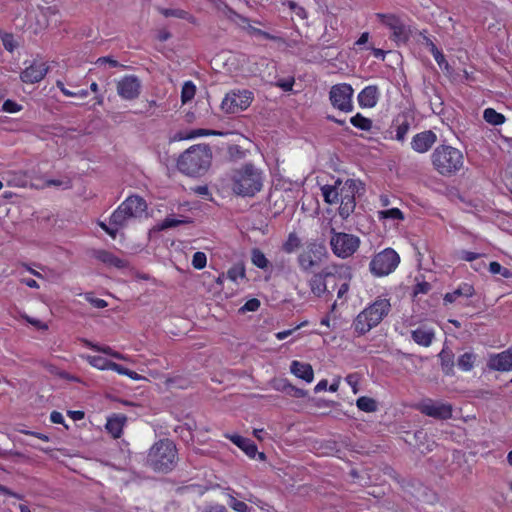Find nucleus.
I'll return each instance as SVG.
<instances>
[{
    "label": "nucleus",
    "instance_id": "nucleus-1",
    "mask_svg": "<svg viewBox=\"0 0 512 512\" xmlns=\"http://www.w3.org/2000/svg\"><path fill=\"white\" fill-rule=\"evenodd\" d=\"M229 180L232 191L242 197H253L263 187L262 171L252 163L231 170Z\"/></svg>",
    "mask_w": 512,
    "mask_h": 512
},
{
    "label": "nucleus",
    "instance_id": "nucleus-2",
    "mask_svg": "<svg viewBox=\"0 0 512 512\" xmlns=\"http://www.w3.org/2000/svg\"><path fill=\"white\" fill-rule=\"evenodd\" d=\"M212 151L208 144L193 145L184 151L178 161L180 172L188 176H201L209 169Z\"/></svg>",
    "mask_w": 512,
    "mask_h": 512
},
{
    "label": "nucleus",
    "instance_id": "nucleus-3",
    "mask_svg": "<svg viewBox=\"0 0 512 512\" xmlns=\"http://www.w3.org/2000/svg\"><path fill=\"white\" fill-rule=\"evenodd\" d=\"M391 311L390 299L379 296L365 307L353 320L352 327L358 336L365 335L378 326Z\"/></svg>",
    "mask_w": 512,
    "mask_h": 512
},
{
    "label": "nucleus",
    "instance_id": "nucleus-4",
    "mask_svg": "<svg viewBox=\"0 0 512 512\" xmlns=\"http://www.w3.org/2000/svg\"><path fill=\"white\" fill-rule=\"evenodd\" d=\"M434 169L442 176H452L464 165L463 153L451 145H439L431 154Z\"/></svg>",
    "mask_w": 512,
    "mask_h": 512
},
{
    "label": "nucleus",
    "instance_id": "nucleus-5",
    "mask_svg": "<svg viewBox=\"0 0 512 512\" xmlns=\"http://www.w3.org/2000/svg\"><path fill=\"white\" fill-rule=\"evenodd\" d=\"M178 460V451L170 439L157 441L149 450L147 462L153 470L167 473L174 469Z\"/></svg>",
    "mask_w": 512,
    "mask_h": 512
},
{
    "label": "nucleus",
    "instance_id": "nucleus-6",
    "mask_svg": "<svg viewBox=\"0 0 512 512\" xmlns=\"http://www.w3.org/2000/svg\"><path fill=\"white\" fill-rule=\"evenodd\" d=\"M343 269V265L331 264L313 273L308 279V286L311 293L315 297L321 298L326 293H330V284L332 290H335L337 283L342 279Z\"/></svg>",
    "mask_w": 512,
    "mask_h": 512
},
{
    "label": "nucleus",
    "instance_id": "nucleus-7",
    "mask_svg": "<svg viewBox=\"0 0 512 512\" xmlns=\"http://www.w3.org/2000/svg\"><path fill=\"white\" fill-rule=\"evenodd\" d=\"M328 258V251L321 241L312 239L305 243L297 255V264L301 272L309 273L319 267Z\"/></svg>",
    "mask_w": 512,
    "mask_h": 512
},
{
    "label": "nucleus",
    "instance_id": "nucleus-8",
    "mask_svg": "<svg viewBox=\"0 0 512 512\" xmlns=\"http://www.w3.org/2000/svg\"><path fill=\"white\" fill-rule=\"evenodd\" d=\"M360 238L354 234L336 232L331 229L330 247L335 256L341 259L351 257L360 247Z\"/></svg>",
    "mask_w": 512,
    "mask_h": 512
},
{
    "label": "nucleus",
    "instance_id": "nucleus-9",
    "mask_svg": "<svg viewBox=\"0 0 512 512\" xmlns=\"http://www.w3.org/2000/svg\"><path fill=\"white\" fill-rule=\"evenodd\" d=\"M400 263V256L393 248H385L375 254L370 261V272L376 277L393 273Z\"/></svg>",
    "mask_w": 512,
    "mask_h": 512
},
{
    "label": "nucleus",
    "instance_id": "nucleus-10",
    "mask_svg": "<svg viewBox=\"0 0 512 512\" xmlns=\"http://www.w3.org/2000/svg\"><path fill=\"white\" fill-rule=\"evenodd\" d=\"M363 189V184L359 180L347 179L342 182L339 186V215L346 219L354 211L356 207L355 196L359 192V189Z\"/></svg>",
    "mask_w": 512,
    "mask_h": 512
},
{
    "label": "nucleus",
    "instance_id": "nucleus-11",
    "mask_svg": "<svg viewBox=\"0 0 512 512\" xmlns=\"http://www.w3.org/2000/svg\"><path fill=\"white\" fill-rule=\"evenodd\" d=\"M254 94L247 89H234L229 91L221 102L225 113L235 114L246 110L252 103Z\"/></svg>",
    "mask_w": 512,
    "mask_h": 512
},
{
    "label": "nucleus",
    "instance_id": "nucleus-12",
    "mask_svg": "<svg viewBox=\"0 0 512 512\" xmlns=\"http://www.w3.org/2000/svg\"><path fill=\"white\" fill-rule=\"evenodd\" d=\"M354 90L348 83H339L331 87L329 92V99L331 105L345 113L353 111V97Z\"/></svg>",
    "mask_w": 512,
    "mask_h": 512
},
{
    "label": "nucleus",
    "instance_id": "nucleus-13",
    "mask_svg": "<svg viewBox=\"0 0 512 512\" xmlns=\"http://www.w3.org/2000/svg\"><path fill=\"white\" fill-rule=\"evenodd\" d=\"M415 407L422 414L439 420H448L452 417L453 413L451 404L432 399H424Z\"/></svg>",
    "mask_w": 512,
    "mask_h": 512
},
{
    "label": "nucleus",
    "instance_id": "nucleus-14",
    "mask_svg": "<svg viewBox=\"0 0 512 512\" xmlns=\"http://www.w3.org/2000/svg\"><path fill=\"white\" fill-rule=\"evenodd\" d=\"M376 17L379 21L387 26L391 31V39L397 43H405L408 40L406 27L400 17L395 14L377 13Z\"/></svg>",
    "mask_w": 512,
    "mask_h": 512
},
{
    "label": "nucleus",
    "instance_id": "nucleus-15",
    "mask_svg": "<svg viewBox=\"0 0 512 512\" xmlns=\"http://www.w3.org/2000/svg\"><path fill=\"white\" fill-rule=\"evenodd\" d=\"M118 95L125 100L138 98L141 92V82L135 75H125L116 84Z\"/></svg>",
    "mask_w": 512,
    "mask_h": 512
},
{
    "label": "nucleus",
    "instance_id": "nucleus-16",
    "mask_svg": "<svg viewBox=\"0 0 512 512\" xmlns=\"http://www.w3.org/2000/svg\"><path fill=\"white\" fill-rule=\"evenodd\" d=\"M48 71L46 62L33 61L20 73V79L26 84H35L43 80Z\"/></svg>",
    "mask_w": 512,
    "mask_h": 512
},
{
    "label": "nucleus",
    "instance_id": "nucleus-17",
    "mask_svg": "<svg viewBox=\"0 0 512 512\" xmlns=\"http://www.w3.org/2000/svg\"><path fill=\"white\" fill-rule=\"evenodd\" d=\"M437 141V135L432 130L415 134L411 140L412 149L420 154L428 152Z\"/></svg>",
    "mask_w": 512,
    "mask_h": 512
},
{
    "label": "nucleus",
    "instance_id": "nucleus-18",
    "mask_svg": "<svg viewBox=\"0 0 512 512\" xmlns=\"http://www.w3.org/2000/svg\"><path fill=\"white\" fill-rule=\"evenodd\" d=\"M487 366L490 370L511 371L512 370V347L497 354L489 356Z\"/></svg>",
    "mask_w": 512,
    "mask_h": 512
},
{
    "label": "nucleus",
    "instance_id": "nucleus-19",
    "mask_svg": "<svg viewBox=\"0 0 512 512\" xmlns=\"http://www.w3.org/2000/svg\"><path fill=\"white\" fill-rule=\"evenodd\" d=\"M129 218H131V216L128 212L125 209H122V206L119 205V207L110 216L109 223L111 226H114V228L108 227L104 223L101 224V228L110 236L115 237L118 228L123 227Z\"/></svg>",
    "mask_w": 512,
    "mask_h": 512
},
{
    "label": "nucleus",
    "instance_id": "nucleus-20",
    "mask_svg": "<svg viewBox=\"0 0 512 512\" xmlns=\"http://www.w3.org/2000/svg\"><path fill=\"white\" fill-rule=\"evenodd\" d=\"M379 97L378 87L376 85H368L359 92L357 100L361 108H373L377 105Z\"/></svg>",
    "mask_w": 512,
    "mask_h": 512
},
{
    "label": "nucleus",
    "instance_id": "nucleus-21",
    "mask_svg": "<svg viewBox=\"0 0 512 512\" xmlns=\"http://www.w3.org/2000/svg\"><path fill=\"white\" fill-rule=\"evenodd\" d=\"M122 209H125L132 217H139L147 210V203L145 199L138 195H131L126 198L121 204Z\"/></svg>",
    "mask_w": 512,
    "mask_h": 512
},
{
    "label": "nucleus",
    "instance_id": "nucleus-22",
    "mask_svg": "<svg viewBox=\"0 0 512 512\" xmlns=\"http://www.w3.org/2000/svg\"><path fill=\"white\" fill-rule=\"evenodd\" d=\"M475 294V289L472 284L463 282L461 283L457 289L452 292H448L443 297V304L449 305L454 303L457 298L465 297L471 298Z\"/></svg>",
    "mask_w": 512,
    "mask_h": 512
},
{
    "label": "nucleus",
    "instance_id": "nucleus-23",
    "mask_svg": "<svg viewBox=\"0 0 512 512\" xmlns=\"http://www.w3.org/2000/svg\"><path fill=\"white\" fill-rule=\"evenodd\" d=\"M290 371L293 375L306 381L307 383H311L314 379V371L309 363L294 360L291 362Z\"/></svg>",
    "mask_w": 512,
    "mask_h": 512
},
{
    "label": "nucleus",
    "instance_id": "nucleus-24",
    "mask_svg": "<svg viewBox=\"0 0 512 512\" xmlns=\"http://www.w3.org/2000/svg\"><path fill=\"white\" fill-rule=\"evenodd\" d=\"M127 417L124 414H114L107 419L106 430L114 439L121 437Z\"/></svg>",
    "mask_w": 512,
    "mask_h": 512
},
{
    "label": "nucleus",
    "instance_id": "nucleus-25",
    "mask_svg": "<svg viewBox=\"0 0 512 512\" xmlns=\"http://www.w3.org/2000/svg\"><path fill=\"white\" fill-rule=\"evenodd\" d=\"M227 438L230 439V441L237 447L242 449L250 458H254L255 455L258 453L256 444L248 438H245L238 434L227 435Z\"/></svg>",
    "mask_w": 512,
    "mask_h": 512
},
{
    "label": "nucleus",
    "instance_id": "nucleus-26",
    "mask_svg": "<svg viewBox=\"0 0 512 512\" xmlns=\"http://www.w3.org/2000/svg\"><path fill=\"white\" fill-rule=\"evenodd\" d=\"M341 180L337 179L333 185H324L321 187L322 196L324 201L328 204L339 203V186Z\"/></svg>",
    "mask_w": 512,
    "mask_h": 512
},
{
    "label": "nucleus",
    "instance_id": "nucleus-27",
    "mask_svg": "<svg viewBox=\"0 0 512 512\" xmlns=\"http://www.w3.org/2000/svg\"><path fill=\"white\" fill-rule=\"evenodd\" d=\"M411 127V121L406 114L399 115L396 119L395 139L404 142Z\"/></svg>",
    "mask_w": 512,
    "mask_h": 512
},
{
    "label": "nucleus",
    "instance_id": "nucleus-28",
    "mask_svg": "<svg viewBox=\"0 0 512 512\" xmlns=\"http://www.w3.org/2000/svg\"><path fill=\"white\" fill-rule=\"evenodd\" d=\"M412 339L415 343L418 345H421L423 347H428L431 345L434 333L432 330L424 329V328H417L412 331Z\"/></svg>",
    "mask_w": 512,
    "mask_h": 512
},
{
    "label": "nucleus",
    "instance_id": "nucleus-29",
    "mask_svg": "<svg viewBox=\"0 0 512 512\" xmlns=\"http://www.w3.org/2000/svg\"><path fill=\"white\" fill-rule=\"evenodd\" d=\"M302 246V239L296 232H290L282 243L281 250L286 254H292Z\"/></svg>",
    "mask_w": 512,
    "mask_h": 512
},
{
    "label": "nucleus",
    "instance_id": "nucleus-30",
    "mask_svg": "<svg viewBox=\"0 0 512 512\" xmlns=\"http://www.w3.org/2000/svg\"><path fill=\"white\" fill-rule=\"evenodd\" d=\"M84 344L86 347L96 351V352H100V353H103L105 355H108V356H111L115 359H118V360H126V357L121 354L120 352L114 350L113 348H111L110 346L108 345H100V344H97V343H93L89 340H84Z\"/></svg>",
    "mask_w": 512,
    "mask_h": 512
},
{
    "label": "nucleus",
    "instance_id": "nucleus-31",
    "mask_svg": "<svg viewBox=\"0 0 512 512\" xmlns=\"http://www.w3.org/2000/svg\"><path fill=\"white\" fill-rule=\"evenodd\" d=\"M96 258L108 266H112V267H116V268L125 267L124 260L120 259L119 257L115 256L113 253L106 251V250L98 251L96 253Z\"/></svg>",
    "mask_w": 512,
    "mask_h": 512
},
{
    "label": "nucleus",
    "instance_id": "nucleus-32",
    "mask_svg": "<svg viewBox=\"0 0 512 512\" xmlns=\"http://www.w3.org/2000/svg\"><path fill=\"white\" fill-rule=\"evenodd\" d=\"M218 134L219 133L214 131V130H209V129H193V130H191L189 132H182V131L177 132L174 135L173 140H175V141L188 140V139H193V138H196V137L218 135Z\"/></svg>",
    "mask_w": 512,
    "mask_h": 512
},
{
    "label": "nucleus",
    "instance_id": "nucleus-33",
    "mask_svg": "<svg viewBox=\"0 0 512 512\" xmlns=\"http://www.w3.org/2000/svg\"><path fill=\"white\" fill-rule=\"evenodd\" d=\"M483 119L490 125L500 126L505 123L506 117L504 114L497 112L494 108H486L483 111Z\"/></svg>",
    "mask_w": 512,
    "mask_h": 512
},
{
    "label": "nucleus",
    "instance_id": "nucleus-34",
    "mask_svg": "<svg viewBox=\"0 0 512 512\" xmlns=\"http://www.w3.org/2000/svg\"><path fill=\"white\" fill-rule=\"evenodd\" d=\"M476 354L472 352H465L457 359V366L463 372H469L474 368L476 362Z\"/></svg>",
    "mask_w": 512,
    "mask_h": 512
},
{
    "label": "nucleus",
    "instance_id": "nucleus-35",
    "mask_svg": "<svg viewBox=\"0 0 512 512\" xmlns=\"http://www.w3.org/2000/svg\"><path fill=\"white\" fill-rule=\"evenodd\" d=\"M251 262L259 269L266 270L269 267V260L259 248L251 250Z\"/></svg>",
    "mask_w": 512,
    "mask_h": 512
},
{
    "label": "nucleus",
    "instance_id": "nucleus-36",
    "mask_svg": "<svg viewBox=\"0 0 512 512\" xmlns=\"http://www.w3.org/2000/svg\"><path fill=\"white\" fill-rule=\"evenodd\" d=\"M350 123L357 129L362 131H370L373 122L370 118L363 116L361 113H357L350 118Z\"/></svg>",
    "mask_w": 512,
    "mask_h": 512
},
{
    "label": "nucleus",
    "instance_id": "nucleus-37",
    "mask_svg": "<svg viewBox=\"0 0 512 512\" xmlns=\"http://www.w3.org/2000/svg\"><path fill=\"white\" fill-rule=\"evenodd\" d=\"M84 359L94 368L98 370H110V364H112V361L102 357V356H94V355H87L84 357Z\"/></svg>",
    "mask_w": 512,
    "mask_h": 512
},
{
    "label": "nucleus",
    "instance_id": "nucleus-38",
    "mask_svg": "<svg viewBox=\"0 0 512 512\" xmlns=\"http://www.w3.org/2000/svg\"><path fill=\"white\" fill-rule=\"evenodd\" d=\"M356 406L360 411L372 413L377 411V402L367 396H361L356 400Z\"/></svg>",
    "mask_w": 512,
    "mask_h": 512
},
{
    "label": "nucleus",
    "instance_id": "nucleus-39",
    "mask_svg": "<svg viewBox=\"0 0 512 512\" xmlns=\"http://www.w3.org/2000/svg\"><path fill=\"white\" fill-rule=\"evenodd\" d=\"M441 365L445 374L449 375L453 373L454 357L451 351L446 352L442 350L439 354Z\"/></svg>",
    "mask_w": 512,
    "mask_h": 512
},
{
    "label": "nucleus",
    "instance_id": "nucleus-40",
    "mask_svg": "<svg viewBox=\"0 0 512 512\" xmlns=\"http://www.w3.org/2000/svg\"><path fill=\"white\" fill-rule=\"evenodd\" d=\"M196 94V86L192 81H186L181 90V101L183 104L191 101Z\"/></svg>",
    "mask_w": 512,
    "mask_h": 512
},
{
    "label": "nucleus",
    "instance_id": "nucleus-41",
    "mask_svg": "<svg viewBox=\"0 0 512 512\" xmlns=\"http://www.w3.org/2000/svg\"><path fill=\"white\" fill-rule=\"evenodd\" d=\"M378 219L404 220V214L399 208L378 211Z\"/></svg>",
    "mask_w": 512,
    "mask_h": 512
},
{
    "label": "nucleus",
    "instance_id": "nucleus-42",
    "mask_svg": "<svg viewBox=\"0 0 512 512\" xmlns=\"http://www.w3.org/2000/svg\"><path fill=\"white\" fill-rule=\"evenodd\" d=\"M431 53L439 67L443 70L448 71L450 68L448 61L445 59V56L442 53V51L439 50L433 43L431 44Z\"/></svg>",
    "mask_w": 512,
    "mask_h": 512
},
{
    "label": "nucleus",
    "instance_id": "nucleus-43",
    "mask_svg": "<svg viewBox=\"0 0 512 512\" xmlns=\"http://www.w3.org/2000/svg\"><path fill=\"white\" fill-rule=\"evenodd\" d=\"M489 271L492 274H500L504 278H512V271L506 267H503L499 262L492 261L489 264Z\"/></svg>",
    "mask_w": 512,
    "mask_h": 512
},
{
    "label": "nucleus",
    "instance_id": "nucleus-44",
    "mask_svg": "<svg viewBox=\"0 0 512 512\" xmlns=\"http://www.w3.org/2000/svg\"><path fill=\"white\" fill-rule=\"evenodd\" d=\"M160 13L165 17H175L189 20L190 14L182 9L160 8Z\"/></svg>",
    "mask_w": 512,
    "mask_h": 512
},
{
    "label": "nucleus",
    "instance_id": "nucleus-45",
    "mask_svg": "<svg viewBox=\"0 0 512 512\" xmlns=\"http://www.w3.org/2000/svg\"><path fill=\"white\" fill-rule=\"evenodd\" d=\"M283 5H286L300 19L304 20L307 18V12H306L305 8L300 6L295 1L288 0V1L284 2Z\"/></svg>",
    "mask_w": 512,
    "mask_h": 512
},
{
    "label": "nucleus",
    "instance_id": "nucleus-46",
    "mask_svg": "<svg viewBox=\"0 0 512 512\" xmlns=\"http://www.w3.org/2000/svg\"><path fill=\"white\" fill-rule=\"evenodd\" d=\"M245 276V268L240 265H235L227 271V277L234 282H237L238 279L245 278Z\"/></svg>",
    "mask_w": 512,
    "mask_h": 512
},
{
    "label": "nucleus",
    "instance_id": "nucleus-47",
    "mask_svg": "<svg viewBox=\"0 0 512 512\" xmlns=\"http://www.w3.org/2000/svg\"><path fill=\"white\" fill-rule=\"evenodd\" d=\"M166 384L169 387L186 389L189 386V381L182 376L170 377L166 380Z\"/></svg>",
    "mask_w": 512,
    "mask_h": 512
},
{
    "label": "nucleus",
    "instance_id": "nucleus-48",
    "mask_svg": "<svg viewBox=\"0 0 512 512\" xmlns=\"http://www.w3.org/2000/svg\"><path fill=\"white\" fill-rule=\"evenodd\" d=\"M228 505L236 512H250L251 508L243 501L237 500L233 496H229Z\"/></svg>",
    "mask_w": 512,
    "mask_h": 512
},
{
    "label": "nucleus",
    "instance_id": "nucleus-49",
    "mask_svg": "<svg viewBox=\"0 0 512 512\" xmlns=\"http://www.w3.org/2000/svg\"><path fill=\"white\" fill-rule=\"evenodd\" d=\"M207 263V257L204 252H195L192 258V266L195 269H203L206 266Z\"/></svg>",
    "mask_w": 512,
    "mask_h": 512
},
{
    "label": "nucleus",
    "instance_id": "nucleus-50",
    "mask_svg": "<svg viewBox=\"0 0 512 512\" xmlns=\"http://www.w3.org/2000/svg\"><path fill=\"white\" fill-rule=\"evenodd\" d=\"M346 383L351 387L352 392L357 394L359 392L360 376L357 373L348 374L345 378Z\"/></svg>",
    "mask_w": 512,
    "mask_h": 512
},
{
    "label": "nucleus",
    "instance_id": "nucleus-51",
    "mask_svg": "<svg viewBox=\"0 0 512 512\" xmlns=\"http://www.w3.org/2000/svg\"><path fill=\"white\" fill-rule=\"evenodd\" d=\"M2 110L7 113H17L22 110V106L14 100L7 99L2 105Z\"/></svg>",
    "mask_w": 512,
    "mask_h": 512
},
{
    "label": "nucleus",
    "instance_id": "nucleus-52",
    "mask_svg": "<svg viewBox=\"0 0 512 512\" xmlns=\"http://www.w3.org/2000/svg\"><path fill=\"white\" fill-rule=\"evenodd\" d=\"M337 297L341 299L349 290V279L342 274V279L337 283Z\"/></svg>",
    "mask_w": 512,
    "mask_h": 512
},
{
    "label": "nucleus",
    "instance_id": "nucleus-53",
    "mask_svg": "<svg viewBox=\"0 0 512 512\" xmlns=\"http://www.w3.org/2000/svg\"><path fill=\"white\" fill-rule=\"evenodd\" d=\"M249 34L251 35H254V36H258V37H262L263 39H266V40H275L276 37L271 35L270 33L264 31V30H261L259 28H256L254 26H249L247 28Z\"/></svg>",
    "mask_w": 512,
    "mask_h": 512
},
{
    "label": "nucleus",
    "instance_id": "nucleus-54",
    "mask_svg": "<svg viewBox=\"0 0 512 512\" xmlns=\"http://www.w3.org/2000/svg\"><path fill=\"white\" fill-rule=\"evenodd\" d=\"M182 223H185V221L167 217L159 224V230H165L172 227H176Z\"/></svg>",
    "mask_w": 512,
    "mask_h": 512
},
{
    "label": "nucleus",
    "instance_id": "nucleus-55",
    "mask_svg": "<svg viewBox=\"0 0 512 512\" xmlns=\"http://www.w3.org/2000/svg\"><path fill=\"white\" fill-rule=\"evenodd\" d=\"M50 186H63L64 189H70L72 187V182L70 179H67L65 181L56 180V179L46 180L43 187H50Z\"/></svg>",
    "mask_w": 512,
    "mask_h": 512
},
{
    "label": "nucleus",
    "instance_id": "nucleus-56",
    "mask_svg": "<svg viewBox=\"0 0 512 512\" xmlns=\"http://www.w3.org/2000/svg\"><path fill=\"white\" fill-rule=\"evenodd\" d=\"M481 255L476 252L468 251V250H462L458 254V258L462 261L466 262H472L476 259H478Z\"/></svg>",
    "mask_w": 512,
    "mask_h": 512
},
{
    "label": "nucleus",
    "instance_id": "nucleus-57",
    "mask_svg": "<svg viewBox=\"0 0 512 512\" xmlns=\"http://www.w3.org/2000/svg\"><path fill=\"white\" fill-rule=\"evenodd\" d=\"M294 83H295V80L293 77H291L288 79L278 80L275 85L277 87H280L283 91L289 92V91H292Z\"/></svg>",
    "mask_w": 512,
    "mask_h": 512
},
{
    "label": "nucleus",
    "instance_id": "nucleus-58",
    "mask_svg": "<svg viewBox=\"0 0 512 512\" xmlns=\"http://www.w3.org/2000/svg\"><path fill=\"white\" fill-rule=\"evenodd\" d=\"M259 307H260V301L257 298H252L245 302V304L243 305L241 310L254 312V311H257L259 309Z\"/></svg>",
    "mask_w": 512,
    "mask_h": 512
},
{
    "label": "nucleus",
    "instance_id": "nucleus-59",
    "mask_svg": "<svg viewBox=\"0 0 512 512\" xmlns=\"http://www.w3.org/2000/svg\"><path fill=\"white\" fill-rule=\"evenodd\" d=\"M85 298L88 302H90L95 308H105L107 306V302L101 298H94L91 293H87Z\"/></svg>",
    "mask_w": 512,
    "mask_h": 512
},
{
    "label": "nucleus",
    "instance_id": "nucleus-60",
    "mask_svg": "<svg viewBox=\"0 0 512 512\" xmlns=\"http://www.w3.org/2000/svg\"><path fill=\"white\" fill-rule=\"evenodd\" d=\"M431 290V284L426 281L419 282L414 287V294H427Z\"/></svg>",
    "mask_w": 512,
    "mask_h": 512
},
{
    "label": "nucleus",
    "instance_id": "nucleus-61",
    "mask_svg": "<svg viewBox=\"0 0 512 512\" xmlns=\"http://www.w3.org/2000/svg\"><path fill=\"white\" fill-rule=\"evenodd\" d=\"M306 324V322H303L301 323L300 325L296 326L294 329H288V330H284V331H280V332H277L275 334V337L277 338V340H284L286 339L287 337H289L290 335H292V333L299 329L300 327L304 326Z\"/></svg>",
    "mask_w": 512,
    "mask_h": 512
},
{
    "label": "nucleus",
    "instance_id": "nucleus-62",
    "mask_svg": "<svg viewBox=\"0 0 512 512\" xmlns=\"http://www.w3.org/2000/svg\"><path fill=\"white\" fill-rule=\"evenodd\" d=\"M50 421L54 424H64V417L59 411H52L50 414Z\"/></svg>",
    "mask_w": 512,
    "mask_h": 512
},
{
    "label": "nucleus",
    "instance_id": "nucleus-63",
    "mask_svg": "<svg viewBox=\"0 0 512 512\" xmlns=\"http://www.w3.org/2000/svg\"><path fill=\"white\" fill-rule=\"evenodd\" d=\"M287 388L289 389V393L295 397L301 398L306 395V392L303 389L297 388L291 384H288Z\"/></svg>",
    "mask_w": 512,
    "mask_h": 512
},
{
    "label": "nucleus",
    "instance_id": "nucleus-64",
    "mask_svg": "<svg viewBox=\"0 0 512 512\" xmlns=\"http://www.w3.org/2000/svg\"><path fill=\"white\" fill-rule=\"evenodd\" d=\"M110 367H111L110 370H112L120 375H124V376H126V374L128 373V370H129L128 368H126L120 364H117L115 362H112V364H110Z\"/></svg>",
    "mask_w": 512,
    "mask_h": 512
}]
</instances>
